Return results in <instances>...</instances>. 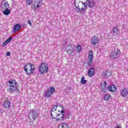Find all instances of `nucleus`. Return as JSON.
<instances>
[{
  "mask_svg": "<svg viewBox=\"0 0 128 128\" xmlns=\"http://www.w3.org/2000/svg\"><path fill=\"white\" fill-rule=\"evenodd\" d=\"M104 86H106V82H104Z\"/></svg>",
  "mask_w": 128,
  "mask_h": 128,
  "instance_id": "32",
  "label": "nucleus"
},
{
  "mask_svg": "<svg viewBox=\"0 0 128 128\" xmlns=\"http://www.w3.org/2000/svg\"><path fill=\"white\" fill-rule=\"evenodd\" d=\"M6 56H10V52H8L6 54Z\"/></svg>",
  "mask_w": 128,
  "mask_h": 128,
  "instance_id": "30",
  "label": "nucleus"
},
{
  "mask_svg": "<svg viewBox=\"0 0 128 128\" xmlns=\"http://www.w3.org/2000/svg\"><path fill=\"white\" fill-rule=\"evenodd\" d=\"M32 4V0H26V6H30Z\"/></svg>",
  "mask_w": 128,
  "mask_h": 128,
  "instance_id": "27",
  "label": "nucleus"
},
{
  "mask_svg": "<svg viewBox=\"0 0 128 128\" xmlns=\"http://www.w3.org/2000/svg\"><path fill=\"white\" fill-rule=\"evenodd\" d=\"M64 112L62 106H54L52 110L51 116L55 122H62L64 120Z\"/></svg>",
  "mask_w": 128,
  "mask_h": 128,
  "instance_id": "1",
  "label": "nucleus"
},
{
  "mask_svg": "<svg viewBox=\"0 0 128 128\" xmlns=\"http://www.w3.org/2000/svg\"><path fill=\"white\" fill-rule=\"evenodd\" d=\"M22 28V26L20 24H18L14 26L13 28V32H18Z\"/></svg>",
  "mask_w": 128,
  "mask_h": 128,
  "instance_id": "16",
  "label": "nucleus"
},
{
  "mask_svg": "<svg viewBox=\"0 0 128 128\" xmlns=\"http://www.w3.org/2000/svg\"><path fill=\"white\" fill-rule=\"evenodd\" d=\"M12 40V37H10L4 42V43L3 44V46H6V45L8 44L10 42V40Z\"/></svg>",
  "mask_w": 128,
  "mask_h": 128,
  "instance_id": "24",
  "label": "nucleus"
},
{
  "mask_svg": "<svg viewBox=\"0 0 128 128\" xmlns=\"http://www.w3.org/2000/svg\"><path fill=\"white\" fill-rule=\"evenodd\" d=\"M8 86L10 88L8 90L9 92H14L18 90V82H16V80L14 79H10L8 80Z\"/></svg>",
  "mask_w": 128,
  "mask_h": 128,
  "instance_id": "3",
  "label": "nucleus"
},
{
  "mask_svg": "<svg viewBox=\"0 0 128 128\" xmlns=\"http://www.w3.org/2000/svg\"><path fill=\"white\" fill-rule=\"evenodd\" d=\"M1 8L2 10L9 9L10 4H8V2H2L1 4Z\"/></svg>",
  "mask_w": 128,
  "mask_h": 128,
  "instance_id": "14",
  "label": "nucleus"
},
{
  "mask_svg": "<svg viewBox=\"0 0 128 128\" xmlns=\"http://www.w3.org/2000/svg\"><path fill=\"white\" fill-rule=\"evenodd\" d=\"M108 87H106V85H102L101 86V90L102 92H108Z\"/></svg>",
  "mask_w": 128,
  "mask_h": 128,
  "instance_id": "22",
  "label": "nucleus"
},
{
  "mask_svg": "<svg viewBox=\"0 0 128 128\" xmlns=\"http://www.w3.org/2000/svg\"><path fill=\"white\" fill-rule=\"evenodd\" d=\"M108 90L111 92H116V87L114 85H110L108 87Z\"/></svg>",
  "mask_w": 128,
  "mask_h": 128,
  "instance_id": "18",
  "label": "nucleus"
},
{
  "mask_svg": "<svg viewBox=\"0 0 128 128\" xmlns=\"http://www.w3.org/2000/svg\"><path fill=\"white\" fill-rule=\"evenodd\" d=\"M3 106L4 108H6V110L10 108V102L8 100H6L4 102Z\"/></svg>",
  "mask_w": 128,
  "mask_h": 128,
  "instance_id": "15",
  "label": "nucleus"
},
{
  "mask_svg": "<svg viewBox=\"0 0 128 128\" xmlns=\"http://www.w3.org/2000/svg\"><path fill=\"white\" fill-rule=\"evenodd\" d=\"M39 72L40 74H46L48 72V64L44 62L40 64L39 66Z\"/></svg>",
  "mask_w": 128,
  "mask_h": 128,
  "instance_id": "6",
  "label": "nucleus"
},
{
  "mask_svg": "<svg viewBox=\"0 0 128 128\" xmlns=\"http://www.w3.org/2000/svg\"><path fill=\"white\" fill-rule=\"evenodd\" d=\"M89 78H92L94 76V68H90L88 73Z\"/></svg>",
  "mask_w": 128,
  "mask_h": 128,
  "instance_id": "19",
  "label": "nucleus"
},
{
  "mask_svg": "<svg viewBox=\"0 0 128 128\" xmlns=\"http://www.w3.org/2000/svg\"><path fill=\"white\" fill-rule=\"evenodd\" d=\"M4 0V2H6V0Z\"/></svg>",
  "mask_w": 128,
  "mask_h": 128,
  "instance_id": "33",
  "label": "nucleus"
},
{
  "mask_svg": "<svg viewBox=\"0 0 128 128\" xmlns=\"http://www.w3.org/2000/svg\"><path fill=\"white\" fill-rule=\"evenodd\" d=\"M74 48L71 45L68 46L67 52H68L69 54H74Z\"/></svg>",
  "mask_w": 128,
  "mask_h": 128,
  "instance_id": "17",
  "label": "nucleus"
},
{
  "mask_svg": "<svg viewBox=\"0 0 128 128\" xmlns=\"http://www.w3.org/2000/svg\"><path fill=\"white\" fill-rule=\"evenodd\" d=\"M38 116H40V114L36 112V110L32 109L29 112L28 118L31 120H36L38 118Z\"/></svg>",
  "mask_w": 128,
  "mask_h": 128,
  "instance_id": "7",
  "label": "nucleus"
},
{
  "mask_svg": "<svg viewBox=\"0 0 128 128\" xmlns=\"http://www.w3.org/2000/svg\"><path fill=\"white\" fill-rule=\"evenodd\" d=\"M27 22L28 24L30 26H32V22H30V20H28Z\"/></svg>",
  "mask_w": 128,
  "mask_h": 128,
  "instance_id": "29",
  "label": "nucleus"
},
{
  "mask_svg": "<svg viewBox=\"0 0 128 128\" xmlns=\"http://www.w3.org/2000/svg\"><path fill=\"white\" fill-rule=\"evenodd\" d=\"M120 94L122 98H127L128 96V91L125 88H123L121 90Z\"/></svg>",
  "mask_w": 128,
  "mask_h": 128,
  "instance_id": "12",
  "label": "nucleus"
},
{
  "mask_svg": "<svg viewBox=\"0 0 128 128\" xmlns=\"http://www.w3.org/2000/svg\"><path fill=\"white\" fill-rule=\"evenodd\" d=\"M85 0L86 2L88 0ZM74 6L77 12H86V4L84 3L80 0H75Z\"/></svg>",
  "mask_w": 128,
  "mask_h": 128,
  "instance_id": "2",
  "label": "nucleus"
},
{
  "mask_svg": "<svg viewBox=\"0 0 128 128\" xmlns=\"http://www.w3.org/2000/svg\"><path fill=\"white\" fill-rule=\"evenodd\" d=\"M110 98H112V95L108 94L104 96V100L108 102V100H110Z\"/></svg>",
  "mask_w": 128,
  "mask_h": 128,
  "instance_id": "21",
  "label": "nucleus"
},
{
  "mask_svg": "<svg viewBox=\"0 0 128 128\" xmlns=\"http://www.w3.org/2000/svg\"><path fill=\"white\" fill-rule=\"evenodd\" d=\"M94 60V54H92V50H90L88 54V66H92V60Z\"/></svg>",
  "mask_w": 128,
  "mask_h": 128,
  "instance_id": "9",
  "label": "nucleus"
},
{
  "mask_svg": "<svg viewBox=\"0 0 128 128\" xmlns=\"http://www.w3.org/2000/svg\"><path fill=\"white\" fill-rule=\"evenodd\" d=\"M102 76L105 78H110L112 76V72L110 71H106L102 73Z\"/></svg>",
  "mask_w": 128,
  "mask_h": 128,
  "instance_id": "20",
  "label": "nucleus"
},
{
  "mask_svg": "<svg viewBox=\"0 0 128 128\" xmlns=\"http://www.w3.org/2000/svg\"><path fill=\"white\" fill-rule=\"evenodd\" d=\"M120 50L118 48H115L112 52H110L109 58L111 60H116L120 56Z\"/></svg>",
  "mask_w": 128,
  "mask_h": 128,
  "instance_id": "5",
  "label": "nucleus"
},
{
  "mask_svg": "<svg viewBox=\"0 0 128 128\" xmlns=\"http://www.w3.org/2000/svg\"><path fill=\"white\" fill-rule=\"evenodd\" d=\"M99 42L100 39L96 36H94L91 39V44H92L94 46H95L96 44H98Z\"/></svg>",
  "mask_w": 128,
  "mask_h": 128,
  "instance_id": "11",
  "label": "nucleus"
},
{
  "mask_svg": "<svg viewBox=\"0 0 128 128\" xmlns=\"http://www.w3.org/2000/svg\"><path fill=\"white\" fill-rule=\"evenodd\" d=\"M42 0H35L34 2H32V6L34 8H40L42 6Z\"/></svg>",
  "mask_w": 128,
  "mask_h": 128,
  "instance_id": "10",
  "label": "nucleus"
},
{
  "mask_svg": "<svg viewBox=\"0 0 128 128\" xmlns=\"http://www.w3.org/2000/svg\"><path fill=\"white\" fill-rule=\"evenodd\" d=\"M117 128H122V125L118 124L117 125Z\"/></svg>",
  "mask_w": 128,
  "mask_h": 128,
  "instance_id": "31",
  "label": "nucleus"
},
{
  "mask_svg": "<svg viewBox=\"0 0 128 128\" xmlns=\"http://www.w3.org/2000/svg\"><path fill=\"white\" fill-rule=\"evenodd\" d=\"M76 48H77V50L78 52H80V50H82V46L80 45H78L76 46Z\"/></svg>",
  "mask_w": 128,
  "mask_h": 128,
  "instance_id": "28",
  "label": "nucleus"
},
{
  "mask_svg": "<svg viewBox=\"0 0 128 128\" xmlns=\"http://www.w3.org/2000/svg\"><path fill=\"white\" fill-rule=\"evenodd\" d=\"M86 80H84V77H82L81 78L80 84H86Z\"/></svg>",
  "mask_w": 128,
  "mask_h": 128,
  "instance_id": "25",
  "label": "nucleus"
},
{
  "mask_svg": "<svg viewBox=\"0 0 128 128\" xmlns=\"http://www.w3.org/2000/svg\"><path fill=\"white\" fill-rule=\"evenodd\" d=\"M3 14H5V16H8V14H10V10L4 9V10H3Z\"/></svg>",
  "mask_w": 128,
  "mask_h": 128,
  "instance_id": "23",
  "label": "nucleus"
},
{
  "mask_svg": "<svg viewBox=\"0 0 128 128\" xmlns=\"http://www.w3.org/2000/svg\"><path fill=\"white\" fill-rule=\"evenodd\" d=\"M34 65L29 62L24 66V70L27 76H32L34 72Z\"/></svg>",
  "mask_w": 128,
  "mask_h": 128,
  "instance_id": "4",
  "label": "nucleus"
},
{
  "mask_svg": "<svg viewBox=\"0 0 128 128\" xmlns=\"http://www.w3.org/2000/svg\"><path fill=\"white\" fill-rule=\"evenodd\" d=\"M56 92V90L54 87H50V88L48 89L47 92L44 93V96L46 98H50V96L54 94Z\"/></svg>",
  "mask_w": 128,
  "mask_h": 128,
  "instance_id": "8",
  "label": "nucleus"
},
{
  "mask_svg": "<svg viewBox=\"0 0 128 128\" xmlns=\"http://www.w3.org/2000/svg\"><path fill=\"white\" fill-rule=\"evenodd\" d=\"M111 34L113 36H118L120 34V30L117 27H114L111 30Z\"/></svg>",
  "mask_w": 128,
  "mask_h": 128,
  "instance_id": "13",
  "label": "nucleus"
},
{
  "mask_svg": "<svg viewBox=\"0 0 128 128\" xmlns=\"http://www.w3.org/2000/svg\"><path fill=\"white\" fill-rule=\"evenodd\" d=\"M62 128H69L68 125L66 123H62L61 124Z\"/></svg>",
  "mask_w": 128,
  "mask_h": 128,
  "instance_id": "26",
  "label": "nucleus"
}]
</instances>
